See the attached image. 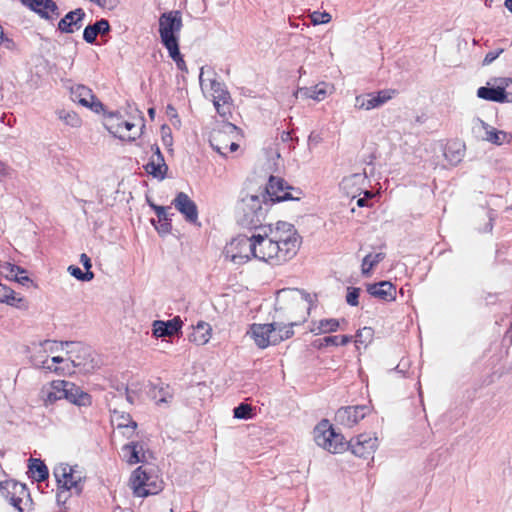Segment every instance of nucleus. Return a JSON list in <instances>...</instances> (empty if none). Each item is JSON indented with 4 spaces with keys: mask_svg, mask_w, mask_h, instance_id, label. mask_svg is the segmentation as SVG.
Listing matches in <instances>:
<instances>
[{
    "mask_svg": "<svg viewBox=\"0 0 512 512\" xmlns=\"http://www.w3.org/2000/svg\"><path fill=\"white\" fill-rule=\"evenodd\" d=\"M262 229L264 234L238 236L237 243L248 248L252 257L272 265L287 262L297 254L298 244L295 239H284L282 235L268 237L266 227Z\"/></svg>",
    "mask_w": 512,
    "mask_h": 512,
    "instance_id": "nucleus-1",
    "label": "nucleus"
},
{
    "mask_svg": "<svg viewBox=\"0 0 512 512\" xmlns=\"http://www.w3.org/2000/svg\"><path fill=\"white\" fill-rule=\"evenodd\" d=\"M300 323V321H290L287 324L276 321L265 324L253 323L247 334L254 340L258 348L265 349L291 338L294 335L293 327Z\"/></svg>",
    "mask_w": 512,
    "mask_h": 512,
    "instance_id": "nucleus-2",
    "label": "nucleus"
},
{
    "mask_svg": "<svg viewBox=\"0 0 512 512\" xmlns=\"http://www.w3.org/2000/svg\"><path fill=\"white\" fill-rule=\"evenodd\" d=\"M237 209V221L242 227L262 229V221L265 218L267 209L262 207V201L258 195L245 196L242 198Z\"/></svg>",
    "mask_w": 512,
    "mask_h": 512,
    "instance_id": "nucleus-3",
    "label": "nucleus"
},
{
    "mask_svg": "<svg viewBox=\"0 0 512 512\" xmlns=\"http://www.w3.org/2000/svg\"><path fill=\"white\" fill-rule=\"evenodd\" d=\"M314 439L319 447L331 453H341L349 449V441L337 433L325 419L314 428Z\"/></svg>",
    "mask_w": 512,
    "mask_h": 512,
    "instance_id": "nucleus-4",
    "label": "nucleus"
},
{
    "mask_svg": "<svg viewBox=\"0 0 512 512\" xmlns=\"http://www.w3.org/2000/svg\"><path fill=\"white\" fill-rule=\"evenodd\" d=\"M266 195L264 203L267 205L268 201L271 203L287 201V200H300L301 190L289 186L282 178L270 176L268 184L265 187Z\"/></svg>",
    "mask_w": 512,
    "mask_h": 512,
    "instance_id": "nucleus-5",
    "label": "nucleus"
},
{
    "mask_svg": "<svg viewBox=\"0 0 512 512\" xmlns=\"http://www.w3.org/2000/svg\"><path fill=\"white\" fill-rule=\"evenodd\" d=\"M63 347L68 348L67 353L70 355L69 358L73 367H77L85 372L94 369L95 363L90 347L81 342L61 341V348Z\"/></svg>",
    "mask_w": 512,
    "mask_h": 512,
    "instance_id": "nucleus-6",
    "label": "nucleus"
},
{
    "mask_svg": "<svg viewBox=\"0 0 512 512\" xmlns=\"http://www.w3.org/2000/svg\"><path fill=\"white\" fill-rule=\"evenodd\" d=\"M75 467H70L68 465H59L54 469V476L58 483V487L62 488V491L57 493V499L60 501L62 495L72 488L76 490L77 494H80L82 491V477L77 474Z\"/></svg>",
    "mask_w": 512,
    "mask_h": 512,
    "instance_id": "nucleus-7",
    "label": "nucleus"
},
{
    "mask_svg": "<svg viewBox=\"0 0 512 512\" xmlns=\"http://www.w3.org/2000/svg\"><path fill=\"white\" fill-rule=\"evenodd\" d=\"M183 26L180 11L164 12L159 17V34L161 42L179 39V32Z\"/></svg>",
    "mask_w": 512,
    "mask_h": 512,
    "instance_id": "nucleus-8",
    "label": "nucleus"
},
{
    "mask_svg": "<svg viewBox=\"0 0 512 512\" xmlns=\"http://www.w3.org/2000/svg\"><path fill=\"white\" fill-rule=\"evenodd\" d=\"M398 94L396 89H383L356 96L355 108L359 110H372L379 108Z\"/></svg>",
    "mask_w": 512,
    "mask_h": 512,
    "instance_id": "nucleus-9",
    "label": "nucleus"
},
{
    "mask_svg": "<svg viewBox=\"0 0 512 512\" xmlns=\"http://www.w3.org/2000/svg\"><path fill=\"white\" fill-rule=\"evenodd\" d=\"M0 493L19 512H23V508L21 507L22 501L30 497L26 485L15 480L0 482Z\"/></svg>",
    "mask_w": 512,
    "mask_h": 512,
    "instance_id": "nucleus-10",
    "label": "nucleus"
},
{
    "mask_svg": "<svg viewBox=\"0 0 512 512\" xmlns=\"http://www.w3.org/2000/svg\"><path fill=\"white\" fill-rule=\"evenodd\" d=\"M512 85V79L503 78L498 86H482L477 90V96L481 99L503 103H512V92L510 86Z\"/></svg>",
    "mask_w": 512,
    "mask_h": 512,
    "instance_id": "nucleus-11",
    "label": "nucleus"
},
{
    "mask_svg": "<svg viewBox=\"0 0 512 512\" xmlns=\"http://www.w3.org/2000/svg\"><path fill=\"white\" fill-rule=\"evenodd\" d=\"M108 118L106 128L115 137L129 141L136 139L138 133L135 130L134 123L124 120L118 112H111Z\"/></svg>",
    "mask_w": 512,
    "mask_h": 512,
    "instance_id": "nucleus-12",
    "label": "nucleus"
},
{
    "mask_svg": "<svg viewBox=\"0 0 512 512\" xmlns=\"http://www.w3.org/2000/svg\"><path fill=\"white\" fill-rule=\"evenodd\" d=\"M472 132L476 137L496 145H501L507 138V133L492 128L478 117L472 119Z\"/></svg>",
    "mask_w": 512,
    "mask_h": 512,
    "instance_id": "nucleus-13",
    "label": "nucleus"
},
{
    "mask_svg": "<svg viewBox=\"0 0 512 512\" xmlns=\"http://www.w3.org/2000/svg\"><path fill=\"white\" fill-rule=\"evenodd\" d=\"M70 93L71 99L74 102H78L82 106L90 108L96 113L104 110L103 103L95 97L90 88L79 84L71 87Z\"/></svg>",
    "mask_w": 512,
    "mask_h": 512,
    "instance_id": "nucleus-14",
    "label": "nucleus"
},
{
    "mask_svg": "<svg viewBox=\"0 0 512 512\" xmlns=\"http://www.w3.org/2000/svg\"><path fill=\"white\" fill-rule=\"evenodd\" d=\"M57 385L62 389L63 399H66L70 403L79 407H87L91 405V396L76 384L64 380L62 383H57Z\"/></svg>",
    "mask_w": 512,
    "mask_h": 512,
    "instance_id": "nucleus-15",
    "label": "nucleus"
},
{
    "mask_svg": "<svg viewBox=\"0 0 512 512\" xmlns=\"http://www.w3.org/2000/svg\"><path fill=\"white\" fill-rule=\"evenodd\" d=\"M369 411V407L366 405L341 407L337 410L335 418L339 424L346 427H353L363 419Z\"/></svg>",
    "mask_w": 512,
    "mask_h": 512,
    "instance_id": "nucleus-16",
    "label": "nucleus"
},
{
    "mask_svg": "<svg viewBox=\"0 0 512 512\" xmlns=\"http://www.w3.org/2000/svg\"><path fill=\"white\" fill-rule=\"evenodd\" d=\"M20 2L48 21L60 15L59 7L54 0H20Z\"/></svg>",
    "mask_w": 512,
    "mask_h": 512,
    "instance_id": "nucleus-17",
    "label": "nucleus"
},
{
    "mask_svg": "<svg viewBox=\"0 0 512 512\" xmlns=\"http://www.w3.org/2000/svg\"><path fill=\"white\" fill-rule=\"evenodd\" d=\"M377 447V438L368 434H360L349 441V449L360 458H367Z\"/></svg>",
    "mask_w": 512,
    "mask_h": 512,
    "instance_id": "nucleus-18",
    "label": "nucleus"
},
{
    "mask_svg": "<svg viewBox=\"0 0 512 512\" xmlns=\"http://www.w3.org/2000/svg\"><path fill=\"white\" fill-rule=\"evenodd\" d=\"M175 208L189 223L195 224L198 220V209L195 202L184 192H179L173 200Z\"/></svg>",
    "mask_w": 512,
    "mask_h": 512,
    "instance_id": "nucleus-19",
    "label": "nucleus"
},
{
    "mask_svg": "<svg viewBox=\"0 0 512 512\" xmlns=\"http://www.w3.org/2000/svg\"><path fill=\"white\" fill-rule=\"evenodd\" d=\"M86 13L82 8H76L69 11L65 16L60 19L57 29L61 33L72 34L78 31L83 26Z\"/></svg>",
    "mask_w": 512,
    "mask_h": 512,
    "instance_id": "nucleus-20",
    "label": "nucleus"
},
{
    "mask_svg": "<svg viewBox=\"0 0 512 512\" xmlns=\"http://www.w3.org/2000/svg\"><path fill=\"white\" fill-rule=\"evenodd\" d=\"M150 477L142 467H138L134 470L131 476V484L133 492L137 497H147L149 495L157 494V489L146 488L149 486Z\"/></svg>",
    "mask_w": 512,
    "mask_h": 512,
    "instance_id": "nucleus-21",
    "label": "nucleus"
},
{
    "mask_svg": "<svg viewBox=\"0 0 512 512\" xmlns=\"http://www.w3.org/2000/svg\"><path fill=\"white\" fill-rule=\"evenodd\" d=\"M182 324V320L179 316L167 321L155 320L152 324L153 336L156 338H163L177 335L182 328Z\"/></svg>",
    "mask_w": 512,
    "mask_h": 512,
    "instance_id": "nucleus-22",
    "label": "nucleus"
},
{
    "mask_svg": "<svg viewBox=\"0 0 512 512\" xmlns=\"http://www.w3.org/2000/svg\"><path fill=\"white\" fill-rule=\"evenodd\" d=\"M367 292L383 301H393L396 298V287L390 281H380L366 284Z\"/></svg>",
    "mask_w": 512,
    "mask_h": 512,
    "instance_id": "nucleus-23",
    "label": "nucleus"
},
{
    "mask_svg": "<svg viewBox=\"0 0 512 512\" xmlns=\"http://www.w3.org/2000/svg\"><path fill=\"white\" fill-rule=\"evenodd\" d=\"M110 29L109 21L102 18L84 28L83 39L89 44H94L99 34L105 35L110 32Z\"/></svg>",
    "mask_w": 512,
    "mask_h": 512,
    "instance_id": "nucleus-24",
    "label": "nucleus"
},
{
    "mask_svg": "<svg viewBox=\"0 0 512 512\" xmlns=\"http://www.w3.org/2000/svg\"><path fill=\"white\" fill-rule=\"evenodd\" d=\"M122 452L130 465L143 462L144 446L141 442H130L122 447Z\"/></svg>",
    "mask_w": 512,
    "mask_h": 512,
    "instance_id": "nucleus-25",
    "label": "nucleus"
},
{
    "mask_svg": "<svg viewBox=\"0 0 512 512\" xmlns=\"http://www.w3.org/2000/svg\"><path fill=\"white\" fill-rule=\"evenodd\" d=\"M464 154L465 145L458 141L448 143L444 149V156L452 166L459 164L462 161Z\"/></svg>",
    "mask_w": 512,
    "mask_h": 512,
    "instance_id": "nucleus-26",
    "label": "nucleus"
},
{
    "mask_svg": "<svg viewBox=\"0 0 512 512\" xmlns=\"http://www.w3.org/2000/svg\"><path fill=\"white\" fill-rule=\"evenodd\" d=\"M63 380H54L48 387L44 386L40 391V397L45 406L55 403L57 400L63 399L62 389L58 387L57 383H62Z\"/></svg>",
    "mask_w": 512,
    "mask_h": 512,
    "instance_id": "nucleus-27",
    "label": "nucleus"
},
{
    "mask_svg": "<svg viewBox=\"0 0 512 512\" xmlns=\"http://www.w3.org/2000/svg\"><path fill=\"white\" fill-rule=\"evenodd\" d=\"M268 229L272 236L282 235L284 239H295L296 243L298 244V247L300 246V237L298 236L297 231L294 228V225L288 222L279 221L276 223L275 230H272L271 226H269Z\"/></svg>",
    "mask_w": 512,
    "mask_h": 512,
    "instance_id": "nucleus-28",
    "label": "nucleus"
},
{
    "mask_svg": "<svg viewBox=\"0 0 512 512\" xmlns=\"http://www.w3.org/2000/svg\"><path fill=\"white\" fill-rule=\"evenodd\" d=\"M211 326L203 321L198 322L193 332L189 335V340L197 345H204L210 339Z\"/></svg>",
    "mask_w": 512,
    "mask_h": 512,
    "instance_id": "nucleus-29",
    "label": "nucleus"
},
{
    "mask_svg": "<svg viewBox=\"0 0 512 512\" xmlns=\"http://www.w3.org/2000/svg\"><path fill=\"white\" fill-rule=\"evenodd\" d=\"M28 468L32 478L37 482L45 481L49 477L48 468L41 459L30 458Z\"/></svg>",
    "mask_w": 512,
    "mask_h": 512,
    "instance_id": "nucleus-30",
    "label": "nucleus"
},
{
    "mask_svg": "<svg viewBox=\"0 0 512 512\" xmlns=\"http://www.w3.org/2000/svg\"><path fill=\"white\" fill-rule=\"evenodd\" d=\"M326 95L327 91L324 87V84H318L314 87L300 88L296 93L297 97L300 96L302 98H311L317 101L323 100Z\"/></svg>",
    "mask_w": 512,
    "mask_h": 512,
    "instance_id": "nucleus-31",
    "label": "nucleus"
},
{
    "mask_svg": "<svg viewBox=\"0 0 512 512\" xmlns=\"http://www.w3.org/2000/svg\"><path fill=\"white\" fill-rule=\"evenodd\" d=\"M145 171L153 176L154 178L164 179L166 176V172L168 170V166L165 161L155 160L154 157H151L149 162L144 166Z\"/></svg>",
    "mask_w": 512,
    "mask_h": 512,
    "instance_id": "nucleus-32",
    "label": "nucleus"
},
{
    "mask_svg": "<svg viewBox=\"0 0 512 512\" xmlns=\"http://www.w3.org/2000/svg\"><path fill=\"white\" fill-rule=\"evenodd\" d=\"M385 254L382 252L376 254H368L362 260V274L365 276L370 275L371 270L382 260H384Z\"/></svg>",
    "mask_w": 512,
    "mask_h": 512,
    "instance_id": "nucleus-33",
    "label": "nucleus"
},
{
    "mask_svg": "<svg viewBox=\"0 0 512 512\" xmlns=\"http://www.w3.org/2000/svg\"><path fill=\"white\" fill-rule=\"evenodd\" d=\"M238 237L233 240L231 246L239 249V252L231 255V261L235 264L241 265L246 263L252 256L248 248H244L242 245L237 243Z\"/></svg>",
    "mask_w": 512,
    "mask_h": 512,
    "instance_id": "nucleus-34",
    "label": "nucleus"
},
{
    "mask_svg": "<svg viewBox=\"0 0 512 512\" xmlns=\"http://www.w3.org/2000/svg\"><path fill=\"white\" fill-rule=\"evenodd\" d=\"M339 328V321L337 319H323L319 321L317 328H312L311 332L318 335L321 333L335 332Z\"/></svg>",
    "mask_w": 512,
    "mask_h": 512,
    "instance_id": "nucleus-35",
    "label": "nucleus"
},
{
    "mask_svg": "<svg viewBox=\"0 0 512 512\" xmlns=\"http://www.w3.org/2000/svg\"><path fill=\"white\" fill-rule=\"evenodd\" d=\"M45 354L46 353L39 352V344H38L36 346L35 354H33L31 356V361H32L33 365H35L37 367H40L42 369H46V370H49V371H53L55 373H59V370H60L59 367L52 368V366L46 365L48 363V360H47V357H46Z\"/></svg>",
    "mask_w": 512,
    "mask_h": 512,
    "instance_id": "nucleus-36",
    "label": "nucleus"
},
{
    "mask_svg": "<svg viewBox=\"0 0 512 512\" xmlns=\"http://www.w3.org/2000/svg\"><path fill=\"white\" fill-rule=\"evenodd\" d=\"M211 90L214 93V100H220L223 104H227L231 99L229 92L225 88V85L216 80L211 81Z\"/></svg>",
    "mask_w": 512,
    "mask_h": 512,
    "instance_id": "nucleus-37",
    "label": "nucleus"
},
{
    "mask_svg": "<svg viewBox=\"0 0 512 512\" xmlns=\"http://www.w3.org/2000/svg\"><path fill=\"white\" fill-rule=\"evenodd\" d=\"M26 272L27 271L24 268L9 262L0 264V274L8 280H13L16 274H23Z\"/></svg>",
    "mask_w": 512,
    "mask_h": 512,
    "instance_id": "nucleus-38",
    "label": "nucleus"
},
{
    "mask_svg": "<svg viewBox=\"0 0 512 512\" xmlns=\"http://www.w3.org/2000/svg\"><path fill=\"white\" fill-rule=\"evenodd\" d=\"M22 298H16L15 292L10 287L0 283V302L8 305H15V302H21Z\"/></svg>",
    "mask_w": 512,
    "mask_h": 512,
    "instance_id": "nucleus-39",
    "label": "nucleus"
},
{
    "mask_svg": "<svg viewBox=\"0 0 512 512\" xmlns=\"http://www.w3.org/2000/svg\"><path fill=\"white\" fill-rule=\"evenodd\" d=\"M161 43L168 50L169 56L174 62L183 57L179 48V39L164 41Z\"/></svg>",
    "mask_w": 512,
    "mask_h": 512,
    "instance_id": "nucleus-40",
    "label": "nucleus"
},
{
    "mask_svg": "<svg viewBox=\"0 0 512 512\" xmlns=\"http://www.w3.org/2000/svg\"><path fill=\"white\" fill-rule=\"evenodd\" d=\"M58 116L62 121L65 122V124L70 125L72 127H78L81 124V119L73 111L60 110L58 112Z\"/></svg>",
    "mask_w": 512,
    "mask_h": 512,
    "instance_id": "nucleus-41",
    "label": "nucleus"
},
{
    "mask_svg": "<svg viewBox=\"0 0 512 512\" xmlns=\"http://www.w3.org/2000/svg\"><path fill=\"white\" fill-rule=\"evenodd\" d=\"M67 270L71 276L75 277L79 281L87 282L94 278V273L92 271H82L78 266L75 265H70Z\"/></svg>",
    "mask_w": 512,
    "mask_h": 512,
    "instance_id": "nucleus-42",
    "label": "nucleus"
},
{
    "mask_svg": "<svg viewBox=\"0 0 512 512\" xmlns=\"http://www.w3.org/2000/svg\"><path fill=\"white\" fill-rule=\"evenodd\" d=\"M234 418L250 419L253 415L252 407L249 404L241 403L233 409Z\"/></svg>",
    "mask_w": 512,
    "mask_h": 512,
    "instance_id": "nucleus-43",
    "label": "nucleus"
},
{
    "mask_svg": "<svg viewBox=\"0 0 512 512\" xmlns=\"http://www.w3.org/2000/svg\"><path fill=\"white\" fill-rule=\"evenodd\" d=\"M352 340V336L348 335H341V336H326L323 338V345L329 346V345H346L350 343Z\"/></svg>",
    "mask_w": 512,
    "mask_h": 512,
    "instance_id": "nucleus-44",
    "label": "nucleus"
},
{
    "mask_svg": "<svg viewBox=\"0 0 512 512\" xmlns=\"http://www.w3.org/2000/svg\"><path fill=\"white\" fill-rule=\"evenodd\" d=\"M374 331L371 327H363L359 329L356 333V343L367 344L373 338Z\"/></svg>",
    "mask_w": 512,
    "mask_h": 512,
    "instance_id": "nucleus-45",
    "label": "nucleus"
},
{
    "mask_svg": "<svg viewBox=\"0 0 512 512\" xmlns=\"http://www.w3.org/2000/svg\"><path fill=\"white\" fill-rule=\"evenodd\" d=\"M59 345L61 346V342H57L55 340H44L39 343V352H57L59 350Z\"/></svg>",
    "mask_w": 512,
    "mask_h": 512,
    "instance_id": "nucleus-46",
    "label": "nucleus"
},
{
    "mask_svg": "<svg viewBox=\"0 0 512 512\" xmlns=\"http://www.w3.org/2000/svg\"><path fill=\"white\" fill-rule=\"evenodd\" d=\"M360 291L361 290L358 287H348L346 302L351 306H357L359 304Z\"/></svg>",
    "mask_w": 512,
    "mask_h": 512,
    "instance_id": "nucleus-47",
    "label": "nucleus"
},
{
    "mask_svg": "<svg viewBox=\"0 0 512 512\" xmlns=\"http://www.w3.org/2000/svg\"><path fill=\"white\" fill-rule=\"evenodd\" d=\"M331 20V15L327 12L314 11L311 14V22L313 25L325 24Z\"/></svg>",
    "mask_w": 512,
    "mask_h": 512,
    "instance_id": "nucleus-48",
    "label": "nucleus"
},
{
    "mask_svg": "<svg viewBox=\"0 0 512 512\" xmlns=\"http://www.w3.org/2000/svg\"><path fill=\"white\" fill-rule=\"evenodd\" d=\"M151 223L160 235H166L170 233L172 228L171 220L159 221V225H157L156 221L151 219Z\"/></svg>",
    "mask_w": 512,
    "mask_h": 512,
    "instance_id": "nucleus-49",
    "label": "nucleus"
},
{
    "mask_svg": "<svg viewBox=\"0 0 512 512\" xmlns=\"http://www.w3.org/2000/svg\"><path fill=\"white\" fill-rule=\"evenodd\" d=\"M154 398L157 399V403L158 404H160V403H168L169 399L172 398V395L168 391V387H166V388L160 387L159 390H158V393L154 394Z\"/></svg>",
    "mask_w": 512,
    "mask_h": 512,
    "instance_id": "nucleus-50",
    "label": "nucleus"
},
{
    "mask_svg": "<svg viewBox=\"0 0 512 512\" xmlns=\"http://www.w3.org/2000/svg\"><path fill=\"white\" fill-rule=\"evenodd\" d=\"M118 427H131L133 429L137 428V423L132 420L129 414H121L119 417Z\"/></svg>",
    "mask_w": 512,
    "mask_h": 512,
    "instance_id": "nucleus-51",
    "label": "nucleus"
},
{
    "mask_svg": "<svg viewBox=\"0 0 512 512\" xmlns=\"http://www.w3.org/2000/svg\"><path fill=\"white\" fill-rule=\"evenodd\" d=\"M92 2L103 9L113 10L119 5L120 0H92Z\"/></svg>",
    "mask_w": 512,
    "mask_h": 512,
    "instance_id": "nucleus-52",
    "label": "nucleus"
},
{
    "mask_svg": "<svg viewBox=\"0 0 512 512\" xmlns=\"http://www.w3.org/2000/svg\"><path fill=\"white\" fill-rule=\"evenodd\" d=\"M503 52V49H499L497 51H490L486 54L484 60H483V64L484 65H489L491 64L494 60H496L499 55Z\"/></svg>",
    "mask_w": 512,
    "mask_h": 512,
    "instance_id": "nucleus-53",
    "label": "nucleus"
},
{
    "mask_svg": "<svg viewBox=\"0 0 512 512\" xmlns=\"http://www.w3.org/2000/svg\"><path fill=\"white\" fill-rule=\"evenodd\" d=\"M167 209H168V208H167V207H164V206H163L162 208H158V209H157V213H156V215H157V217H158V222H159V221H164V220H172V219H171V216H173V215H174V213L169 214V213L167 212Z\"/></svg>",
    "mask_w": 512,
    "mask_h": 512,
    "instance_id": "nucleus-54",
    "label": "nucleus"
},
{
    "mask_svg": "<svg viewBox=\"0 0 512 512\" xmlns=\"http://www.w3.org/2000/svg\"><path fill=\"white\" fill-rule=\"evenodd\" d=\"M373 197V193L370 191H364V197H360L357 199L356 204L359 207L368 206V201Z\"/></svg>",
    "mask_w": 512,
    "mask_h": 512,
    "instance_id": "nucleus-55",
    "label": "nucleus"
},
{
    "mask_svg": "<svg viewBox=\"0 0 512 512\" xmlns=\"http://www.w3.org/2000/svg\"><path fill=\"white\" fill-rule=\"evenodd\" d=\"M216 140H217V137L215 135H213L212 139L210 140V144H211L212 148L219 154L226 155V150H227L228 145L223 146V145L215 144Z\"/></svg>",
    "mask_w": 512,
    "mask_h": 512,
    "instance_id": "nucleus-56",
    "label": "nucleus"
},
{
    "mask_svg": "<svg viewBox=\"0 0 512 512\" xmlns=\"http://www.w3.org/2000/svg\"><path fill=\"white\" fill-rule=\"evenodd\" d=\"M80 262L83 265L86 272L91 271L92 262H91V259L87 256V254L82 253L80 255Z\"/></svg>",
    "mask_w": 512,
    "mask_h": 512,
    "instance_id": "nucleus-57",
    "label": "nucleus"
},
{
    "mask_svg": "<svg viewBox=\"0 0 512 512\" xmlns=\"http://www.w3.org/2000/svg\"><path fill=\"white\" fill-rule=\"evenodd\" d=\"M2 44L8 50H13L16 47L15 42L12 39L7 38L4 33H3L2 38L0 39V45H2Z\"/></svg>",
    "mask_w": 512,
    "mask_h": 512,
    "instance_id": "nucleus-58",
    "label": "nucleus"
},
{
    "mask_svg": "<svg viewBox=\"0 0 512 512\" xmlns=\"http://www.w3.org/2000/svg\"><path fill=\"white\" fill-rule=\"evenodd\" d=\"M13 281H16L24 286L27 285L28 283H32V280L28 276H18V274L14 276Z\"/></svg>",
    "mask_w": 512,
    "mask_h": 512,
    "instance_id": "nucleus-59",
    "label": "nucleus"
},
{
    "mask_svg": "<svg viewBox=\"0 0 512 512\" xmlns=\"http://www.w3.org/2000/svg\"><path fill=\"white\" fill-rule=\"evenodd\" d=\"M175 63L179 70H181L182 72L188 73V68H187L186 62L184 61L183 57L180 60L175 61Z\"/></svg>",
    "mask_w": 512,
    "mask_h": 512,
    "instance_id": "nucleus-60",
    "label": "nucleus"
},
{
    "mask_svg": "<svg viewBox=\"0 0 512 512\" xmlns=\"http://www.w3.org/2000/svg\"><path fill=\"white\" fill-rule=\"evenodd\" d=\"M152 149H155L154 155L152 156V157H154L155 160H159L161 162L165 161L164 156L161 153L160 148L157 145L153 146Z\"/></svg>",
    "mask_w": 512,
    "mask_h": 512,
    "instance_id": "nucleus-61",
    "label": "nucleus"
},
{
    "mask_svg": "<svg viewBox=\"0 0 512 512\" xmlns=\"http://www.w3.org/2000/svg\"><path fill=\"white\" fill-rule=\"evenodd\" d=\"M295 292L297 293H300L301 294V300L302 301H305V302H308L309 304L312 303V297L310 294L304 292V291H300L298 289L295 290Z\"/></svg>",
    "mask_w": 512,
    "mask_h": 512,
    "instance_id": "nucleus-62",
    "label": "nucleus"
},
{
    "mask_svg": "<svg viewBox=\"0 0 512 512\" xmlns=\"http://www.w3.org/2000/svg\"><path fill=\"white\" fill-rule=\"evenodd\" d=\"M214 106L221 116H224L226 112L222 109V106L220 105V100H214Z\"/></svg>",
    "mask_w": 512,
    "mask_h": 512,
    "instance_id": "nucleus-63",
    "label": "nucleus"
},
{
    "mask_svg": "<svg viewBox=\"0 0 512 512\" xmlns=\"http://www.w3.org/2000/svg\"><path fill=\"white\" fill-rule=\"evenodd\" d=\"M488 217H489V221H488V223H486V225L483 229L484 232H491L492 228H493V224H492L493 217L491 215H489Z\"/></svg>",
    "mask_w": 512,
    "mask_h": 512,
    "instance_id": "nucleus-64",
    "label": "nucleus"
}]
</instances>
